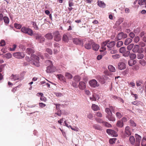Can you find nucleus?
Segmentation results:
<instances>
[{
	"mask_svg": "<svg viewBox=\"0 0 146 146\" xmlns=\"http://www.w3.org/2000/svg\"><path fill=\"white\" fill-rule=\"evenodd\" d=\"M26 52L29 54H31V59L32 63L35 66L39 67L40 66L39 58L37 56L32 54L34 52V49L30 48H27L26 50Z\"/></svg>",
	"mask_w": 146,
	"mask_h": 146,
	"instance_id": "1",
	"label": "nucleus"
},
{
	"mask_svg": "<svg viewBox=\"0 0 146 146\" xmlns=\"http://www.w3.org/2000/svg\"><path fill=\"white\" fill-rule=\"evenodd\" d=\"M136 138L135 141V139L133 136H131L129 138V141L131 144L134 145V146H140V141L141 139V137L137 134L135 135Z\"/></svg>",
	"mask_w": 146,
	"mask_h": 146,
	"instance_id": "2",
	"label": "nucleus"
},
{
	"mask_svg": "<svg viewBox=\"0 0 146 146\" xmlns=\"http://www.w3.org/2000/svg\"><path fill=\"white\" fill-rule=\"evenodd\" d=\"M46 63H49L50 64V65L47 67L46 72L48 73H51L54 72L56 70V69L52 66L51 61L49 60H47L46 61Z\"/></svg>",
	"mask_w": 146,
	"mask_h": 146,
	"instance_id": "3",
	"label": "nucleus"
},
{
	"mask_svg": "<svg viewBox=\"0 0 146 146\" xmlns=\"http://www.w3.org/2000/svg\"><path fill=\"white\" fill-rule=\"evenodd\" d=\"M53 37L55 41L58 42L61 40V37L59 31H56L52 33Z\"/></svg>",
	"mask_w": 146,
	"mask_h": 146,
	"instance_id": "4",
	"label": "nucleus"
},
{
	"mask_svg": "<svg viewBox=\"0 0 146 146\" xmlns=\"http://www.w3.org/2000/svg\"><path fill=\"white\" fill-rule=\"evenodd\" d=\"M21 31L22 32L27 34L29 35L32 36L33 35V31L30 28L24 27L21 28Z\"/></svg>",
	"mask_w": 146,
	"mask_h": 146,
	"instance_id": "5",
	"label": "nucleus"
},
{
	"mask_svg": "<svg viewBox=\"0 0 146 146\" xmlns=\"http://www.w3.org/2000/svg\"><path fill=\"white\" fill-rule=\"evenodd\" d=\"M119 52L123 54V56L125 57H127L130 54V52L129 51H126L125 48L122 47L119 49Z\"/></svg>",
	"mask_w": 146,
	"mask_h": 146,
	"instance_id": "6",
	"label": "nucleus"
},
{
	"mask_svg": "<svg viewBox=\"0 0 146 146\" xmlns=\"http://www.w3.org/2000/svg\"><path fill=\"white\" fill-rule=\"evenodd\" d=\"M127 37L126 34H124L123 32H121L118 34L116 37L115 38V40H121L122 38H125Z\"/></svg>",
	"mask_w": 146,
	"mask_h": 146,
	"instance_id": "7",
	"label": "nucleus"
},
{
	"mask_svg": "<svg viewBox=\"0 0 146 146\" xmlns=\"http://www.w3.org/2000/svg\"><path fill=\"white\" fill-rule=\"evenodd\" d=\"M107 42L106 46L110 50L111 48H113L115 44V41L110 42L109 40L105 41Z\"/></svg>",
	"mask_w": 146,
	"mask_h": 146,
	"instance_id": "8",
	"label": "nucleus"
},
{
	"mask_svg": "<svg viewBox=\"0 0 146 146\" xmlns=\"http://www.w3.org/2000/svg\"><path fill=\"white\" fill-rule=\"evenodd\" d=\"M73 42L74 43L77 45H79L82 46H83V40L79 38H73Z\"/></svg>",
	"mask_w": 146,
	"mask_h": 146,
	"instance_id": "9",
	"label": "nucleus"
},
{
	"mask_svg": "<svg viewBox=\"0 0 146 146\" xmlns=\"http://www.w3.org/2000/svg\"><path fill=\"white\" fill-rule=\"evenodd\" d=\"M13 56L16 58L21 59L24 57L25 55L23 52H17L13 54Z\"/></svg>",
	"mask_w": 146,
	"mask_h": 146,
	"instance_id": "10",
	"label": "nucleus"
},
{
	"mask_svg": "<svg viewBox=\"0 0 146 146\" xmlns=\"http://www.w3.org/2000/svg\"><path fill=\"white\" fill-rule=\"evenodd\" d=\"M89 83L90 86L94 88L98 87L99 86V84L98 83L96 80L95 79L91 80L89 81Z\"/></svg>",
	"mask_w": 146,
	"mask_h": 146,
	"instance_id": "11",
	"label": "nucleus"
},
{
	"mask_svg": "<svg viewBox=\"0 0 146 146\" xmlns=\"http://www.w3.org/2000/svg\"><path fill=\"white\" fill-rule=\"evenodd\" d=\"M78 87L81 90H83L86 88L85 83L83 81L80 82L78 85Z\"/></svg>",
	"mask_w": 146,
	"mask_h": 146,
	"instance_id": "12",
	"label": "nucleus"
},
{
	"mask_svg": "<svg viewBox=\"0 0 146 146\" xmlns=\"http://www.w3.org/2000/svg\"><path fill=\"white\" fill-rule=\"evenodd\" d=\"M106 77L104 76H98L97 78L98 80L102 84H104L105 82V80L106 78H105Z\"/></svg>",
	"mask_w": 146,
	"mask_h": 146,
	"instance_id": "13",
	"label": "nucleus"
},
{
	"mask_svg": "<svg viewBox=\"0 0 146 146\" xmlns=\"http://www.w3.org/2000/svg\"><path fill=\"white\" fill-rule=\"evenodd\" d=\"M125 135L127 136H129L131 135V133L130 128L129 126H127L125 127Z\"/></svg>",
	"mask_w": 146,
	"mask_h": 146,
	"instance_id": "14",
	"label": "nucleus"
},
{
	"mask_svg": "<svg viewBox=\"0 0 146 146\" xmlns=\"http://www.w3.org/2000/svg\"><path fill=\"white\" fill-rule=\"evenodd\" d=\"M118 68L121 70L124 69L126 68L125 64L122 62L119 63L118 64Z\"/></svg>",
	"mask_w": 146,
	"mask_h": 146,
	"instance_id": "15",
	"label": "nucleus"
},
{
	"mask_svg": "<svg viewBox=\"0 0 146 146\" xmlns=\"http://www.w3.org/2000/svg\"><path fill=\"white\" fill-rule=\"evenodd\" d=\"M91 44L93 49L96 51H98L100 48L99 45L94 42H92Z\"/></svg>",
	"mask_w": 146,
	"mask_h": 146,
	"instance_id": "16",
	"label": "nucleus"
},
{
	"mask_svg": "<svg viewBox=\"0 0 146 146\" xmlns=\"http://www.w3.org/2000/svg\"><path fill=\"white\" fill-rule=\"evenodd\" d=\"M20 78L18 75L12 74L11 76V79L12 80L15 81L20 79Z\"/></svg>",
	"mask_w": 146,
	"mask_h": 146,
	"instance_id": "17",
	"label": "nucleus"
},
{
	"mask_svg": "<svg viewBox=\"0 0 146 146\" xmlns=\"http://www.w3.org/2000/svg\"><path fill=\"white\" fill-rule=\"evenodd\" d=\"M139 46L138 45H135L132 51L134 52H138L140 53V51L139 50Z\"/></svg>",
	"mask_w": 146,
	"mask_h": 146,
	"instance_id": "18",
	"label": "nucleus"
},
{
	"mask_svg": "<svg viewBox=\"0 0 146 146\" xmlns=\"http://www.w3.org/2000/svg\"><path fill=\"white\" fill-rule=\"evenodd\" d=\"M92 109L94 111H97L100 110L99 107L95 104H93L91 107Z\"/></svg>",
	"mask_w": 146,
	"mask_h": 146,
	"instance_id": "19",
	"label": "nucleus"
},
{
	"mask_svg": "<svg viewBox=\"0 0 146 146\" xmlns=\"http://www.w3.org/2000/svg\"><path fill=\"white\" fill-rule=\"evenodd\" d=\"M107 42H106L105 41L104 42L101 44V48L102 49V50H100V51H103L104 50H106V44L107 43Z\"/></svg>",
	"mask_w": 146,
	"mask_h": 146,
	"instance_id": "20",
	"label": "nucleus"
},
{
	"mask_svg": "<svg viewBox=\"0 0 146 146\" xmlns=\"http://www.w3.org/2000/svg\"><path fill=\"white\" fill-rule=\"evenodd\" d=\"M98 5L100 7L104 8L106 6V5L102 1L98 0Z\"/></svg>",
	"mask_w": 146,
	"mask_h": 146,
	"instance_id": "21",
	"label": "nucleus"
},
{
	"mask_svg": "<svg viewBox=\"0 0 146 146\" xmlns=\"http://www.w3.org/2000/svg\"><path fill=\"white\" fill-rule=\"evenodd\" d=\"M106 117L110 121H114L115 120V118L112 116V113L111 115H107Z\"/></svg>",
	"mask_w": 146,
	"mask_h": 146,
	"instance_id": "22",
	"label": "nucleus"
},
{
	"mask_svg": "<svg viewBox=\"0 0 146 146\" xmlns=\"http://www.w3.org/2000/svg\"><path fill=\"white\" fill-rule=\"evenodd\" d=\"M136 63V61L132 59L129 60L128 62V64L130 66H132Z\"/></svg>",
	"mask_w": 146,
	"mask_h": 146,
	"instance_id": "23",
	"label": "nucleus"
},
{
	"mask_svg": "<svg viewBox=\"0 0 146 146\" xmlns=\"http://www.w3.org/2000/svg\"><path fill=\"white\" fill-rule=\"evenodd\" d=\"M93 127L95 129L98 130L100 131H101L102 130V127L97 124H95L93 125Z\"/></svg>",
	"mask_w": 146,
	"mask_h": 146,
	"instance_id": "24",
	"label": "nucleus"
},
{
	"mask_svg": "<svg viewBox=\"0 0 146 146\" xmlns=\"http://www.w3.org/2000/svg\"><path fill=\"white\" fill-rule=\"evenodd\" d=\"M46 38L49 40H51L53 38V35H52L51 33H48L45 35V36Z\"/></svg>",
	"mask_w": 146,
	"mask_h": 146,
	"instance_id": "25",
	"label": "nucleus"
},
{
	"mask_svg": "<svg viewBox=\"0 0 146 146\" xmlns=\"http://www.w3.org/2000/svg\"><path fill=\"white\" fill-rule=\"evenodd\" d=\"M132 39L130 38H126L124 44L126 45H128L132 41Z\"/></svg>",
	"mask_w": 146,
	"mask_h": 146,
	"instance_id": "26",
	"label": "nucleus"
},
{
	"mask_svg": "<svg viewBox=\"0 0 146 146\" xmlns=\"http://www.w3.org/2000/svg\"><path fill=\"white\" fill-rule=\"evenodd\" d=\"M84 46L85 48L87 49H90L91 48V44L90 42H89L87 43H86L85 45Z\"/></svg>",
	"mask_w": 146,
	"mask_h": 146,
	"instance_id": "27",
	"label": "nucleus"
},
{
	"mask_svg": "<svg viewBox=\"0 0 146 146\" xmlns=\"http://www.w3.org/2000/svg\"><path fill=\"white\" fill-rule=\"evenodd\" d=\"M123 121H117L116 125L118 127H123Z\"/></svg>",
	"mask_w": 146,
	"mask_h": 146,
	"instance_id": "28",
	"label": "nucleus"
},
{
	"mask_svg": "<svg viewBox=\"0 0 146 146\" xmlns=\"http://www.w3.org/2000/svg\"><path fill=\"white\" fill-rule=\"evenodd\" d=\"M108 69L109 70L112 72H115V68L111 65H109L108 66Z\"/></svg>",
	"mask_w": 146,
	"mask_h": 146,
	"instance_id": "29",
	"label": "nucleus"
},
{
	"mask_svg": "<svg viewBox=\"0 0 146 146\" xmlns=\"http://www.w3.org/2000/svg\"><path fill=\"white\" fill-rule=\"evenodd\" d=\"M143 51L140 52V53H138L137 55V58L138 59H142L144 57V55L143 54L141 53V52H143Z\"/></svg>",
	"mask_w": 146,
	"mask_h": 146,
	"instance_id": "30",
	"label": "nucleus"
},
{
	"mask_svg": "<svg viewBox=\"0 0 146 146\" xmlns=\"http://www.w3.org/2000/svg\"><path fill=\"white\" fill-rule=\"evenodd\" d=\"M123 21V19L122 18H120L116 22V24L117 25H120Z\"/></svg>",
	"mask_w": 146,
	"mask_h": 146,
	"instance_id": "31",
	"label": "nucleus"
},
{
	"mask_svg": "<svg viewBox=\"0 0 146 146\" xmlns=\"http://www.w3.org/2000/svg\"><path fill=\"white\" fill-rule=\"evenodd\" d=\"M62 39L63 41L65 42H68V38L66 34L63 35Z\"/></svg>",
	"mask_w": 146,
	"mask_h": 146,
	"instance_id": "32",
	"label": "nucleus"
},
{
	"mask_svg": "<svg viewBox=\"0 0 146 146\" xmlns=\"http://www.w3.org/2000/svg\"><path fill=\"white\" fill-rule=\"evenodd\" d=\"M141 145L142 146H146V137H143L141 141Z\"/></svg>",
	"mask_w": 146,
	"mask_h": 146,
	"instance_id": "33",
	"label": "nucleus"
},
{
	"mask_svg": "<svg viewBox=\"0 0 146 146\" xmlns=\"http://www.w3.org/2000/svg\"><path fill=\"white\" fill-rule=\"evenodd\" d=\"M65 76L68 79H71L72 78V76L71 74L68 72L66 73Z\"/></svg>",
	"mask_w": 146,
	"mask_h": 146,
	"instance_id": "34",
	"label": "nucleus"
},
{
	"mask_svg": "<svg viewBox=\"0 0 146 146\" xmlns=\"http://www.w3.org/2000/svg\"><path fill=\"white\" fill-rule=\"evenodd\" d=\"M4 21L6 24H8L9 23V18L6 16H5L3 19Z\"/></svg>",
	"mask_w": 146,
	"mask_h": 146,
	"instance_id": "35",
	"label": "nucleus"
},
{
	"mask_svg": "<svg viewBox=\"0 0 146 146\" xmlns=\"http://www.w3.org/2000/svg\"><path fill=\"white\" fill-rule=\"evenodd\" d=\"M34 36L35 37L36 39L38 40H39V39L40 38V37L42 36L40 34H39L38 33L35 34L34 35Z\"/></svg>",
	"mask_w": 146,
	"mask_h": 146,
	"instance_id": "36",
	"label": "nucleus"
},
{
	"mask_svg": "<svg viewBox=\"0 0 146 146\" xmlns=\"http://www.w3.org/2000/svg\"><path fill=\"white\" fill-rule=\"evenodd\" d=\"M141 102L139 101H134L131 102V104L134 105H135L137 106H139Z\"/></svg>",
	"mask_w": 146,
	"mask_h": 146,
	"instance_id": "37",
	"label": "nucleus"
},
{
	"mask_svg": "<svg viewBox=\"0 0 146 146\" xmlns=\"http://www.w3.org/2000/svg\"><path fill=\"white\" fill-rule=\"evenodd\" d=\"M120 55L118 54H116L112 55V57L114 59H117L120 57Z\"/></svg>",
	"mask_w": 146,
	"mask_h": 146,
	"instance_id": "38",
	"label": "nucleus"
},
{
	"mask_svg": "<svg viewBox=\"0 0 146 146\" xmlns=\"http://www.w3.org/2000/svg\"><path fill=\"white\" fill-rule=\"evenodd\" d=\"M139 63L143 66H145L146 64V62L144 60H139Z\"/></svg>",
	"mask_w": 146,
	"mask_h": 146,
	"instance_id": "39",
	"label": "nucleus"
},
{
	"mask_svg": "<svg viewBox=\"0 0 146 146\" xmlns=\"http://www.w3.org/2000/svg\"><path fill=\"white\" fill-rule=\"evenodd\" d=\"M123 44V42L122 41H119L117 44L116 46L117 47H119L121 46Z\"/></svg>",
	"mask_w": 146,
	"mask_h": 146,
	"instance_id": "40",
	"label": "nucleus"
},
{
	"mask_svg": "<svg viewBox=\"0 0 146 146\" xmlns=\"http://www.w3.org/2000/svg\"><path fill=\"white\" fill-rule=\"evenodd\" d=\"M106 132L108 134H113L115 132V131L112 129H107L106 130Z\"/></svg>",
	"mask_w": 146,
	"mask_h": 146,
	"instance_id": "41",
	"label": "nucleus"
},
{
	"mask_svg": "<svg viewBox=\"0 0 146 146\" xmlns=\"http://www.w3.org/2000/svg\"><path fill=\"white\" fill-rule=\"evenodd\" d=\"M105 111L107 113L108 115H109L110 114L111 115L112 113V112L110 111V109H109V108H106L105 109Z\"/></svg>",
	"mask_w": 146,
	"mask_h": 146,
	"instance_id": "42",
	"label": "nucleus"
},
{
	"mask_svg": "<svg viewBox=\"0 0 146 146\" xmlns=\"http://www.w3.org/2000/svg\"><path fill=\"white\" fill-rule=\"evenodd\" d=\"M129 57L131 59L133 60L136 57V55L135 54L132 53L129 55Z\"/></svg>",
	"mask_w": 146,
	"mask_h": 146,
	"instance_id": "43",
	"label": "nucleus"
},
{
	"mask_svg": "<svg viewBox=\"0 0 146 146\" xmlns=\"http://www.w3.org/2000/svg\"><path fill=\"white\" fill-rule=\"evenodd\" d=\"M56 76L57 77V78L60 80H63L65 78L61 74H57Z\"/></svg>",
	"mask_w": 146,
	"mask_h": 146,
	"instance_id": "44",
	"label": "nucleus"
},
{
	"mask_svg": "<svg viewBox=\"0 0 146 146\" xmlns=\"http://www.w3.org/2000/svg\"><path fill=\"white\" fill-rule=\"evenodd\" d=\"M95 119L97 122L99 123H103L104 122L102 119L100 118H96Z\"/></svg>",
	"mask_w": 146,
	"mask_h": 146,
	"instance_id": "45",
	"label": "nucleus"
},
{
	"mask_svg": "<svg viewBox=\"0 0 146 146\" xmlns=\"http://www.w3.org/2000/svg\"><path fill=\"white\" fill-rule=\"evenodd\" d=\"M5 57L7 59H9L12 57V55L10 53H8L5 54Z\"/></svg>",
	"mask_w": 146,
	"mask_h": 146,
	"instance_id": "46",
	"label": "nucleus"
},
{
	"mask_svg": "<svg viewBox=\"0 0 146 146\" xmlns=\"http://www.w3.org/2000/svg\"><path fill=\"white\" fill-rule=\"evenodd\" d=\"M74 79L76 82H79L80 80V78L79 76H76L74 77Z\"/></svg>",
	"mask_w": 146,
	"mask_h": 146,
	"instance_id": "47",
	"label": "nucleus"
},
{
	"mask_svg": "<svg viewBox=\"0 0 146 146\" xmlns=\"http://www.w3.org/2000/svg\"><path fill=\"white\" fill-rule=\"evenodd\" d=\"M97 117H102V113L99 111H98L95 114Z\"/></svg>",
	"mask_w": 146,
	"mask_h": 146,
	"instance_id": "48",
	"label": "nucleus"
},
{
	"mask_svg": "<svg viewBox=\"0 0 146 146\" xmlns=\"http://www.w3.org/2000/svg\"><path fill=\"white\" fill-rule=\"evenodd\" d=\"M103 124L105 126L107 127H110L111 126V125L110 124L104 121Z\"/></svg>",
	"mask_w": 146,
	"mask_h": 146,
	"instance_id": "49",
	"label": "nucleus"
},
{
	"mask_svg": "<svg viewBox=\"0 0 146 146\" xmlns=\"http://www.w3.org/2000/svg\"><path fill=\"white\" fill-rule=\"evenodd\" d=\"M116 117L119 118H120L123 116L119 112H117L116 114Z\"/></svg>",
	"mask_w": 146,
	"mask_h": 146,
	"instance_id": "50",
	"label": "nucleus"
},
{
	"mask_svg": "<svg viewBox=\"0 0 146 146\" xmlns=\"http://www.w3.org/2000/svg\"><path fill=\"white\" fill-rule=\"evenodd\" d=\"M116 140V138H113L112 139H110L109 140V142L111 144H113L115 143V141Z\"/></svg>",
	"mask_w": 146,
	"mask_h": 146,
	"instance_id": "51",
	"label": "nucleus"
},
{
	"mask_svg": "<svg viewBox=\"0 0 146 146\" xmlns=\"http://www.w3.org/2000/svg\"><path fill=\"white\" fill-rule=\"evenodd\" d=\"M130 125L133 126H136V123L132 120H131L129 121Z\"/></svg>",
	"mask_w": 146,
	"mask_h": 146,
	"instance_id": "52",
	"label": "nucleus"
},
{
	"mask_svg": "<svg viewBox=\"0 0 146 146\" xmlns=\"http://www.w3.org/2000/svg\"><path fill=\"white\" fill-rule=\"evenodd\" d=\"M17 47V45L14 44L12 45V48H10V50L11 51H14Z\"/></svg>",
	"mask_w": 146,
	"mask_h": 146,
	"instance_id": "53",
	"label": "nucleus"
},
{
	"mask_svg": "<svg viewBox=\"0 0 146 146\" xmlns=\"http://www.w3.org/2000/svg\"><path fill=\"white\" fill-rule=\"evenodd\" d=\"M140 40V38L138 36H136L134 38V41L135 43L138 42Z\"/></svg>",
	"mask_w": 146,
	"mask_h": 146,
	"instance_id": "54",
	"label": "nucleus"
},
{
	"mask_svg": "<svg viewBox=\"0 0 146 146\" xmlns=\"http://www.w3.org/2000/svg\"><path fill=\"white\" fill-rule=\"evenodd\" d=\"M5 44V40H2L0 42V46H3Z\"/></svg>",
	"mask_w": 146,
	"mask_h": 146,
	"instance_id": "55",
	"label": "nucleus"
},
{
	"mask_svg": "<svg viewBox=\"0 0 146 146\" xmlns=\"http://www.w3.org/2000/svg\"><path fill=\"white\" fill-rule=\"evenodd\" d=\"M133 44H131L127 46V49L128 50H130L133 48Z\"/></svg>",
	"mask_w": 146,
	"mask_h": 146,
	"instance_id": "56",
	"label": "nucleus"
},
{
	"mask_svg": "<svg viewBox=\"0 0 146 146\" xmlns=\"http://www.w3.org/2000/svg\"><path fill=\"white\" fill-rule=\"evenodd\" d=\"M14 26L16 28L18 29H20L21 27L20 24H15Z\"/></svg>",
	"mask_w": 146,
	"mask_h": 146,
	"instance_id": "57",
	"label": "nucleus"
},
{
	"mask_svg": "<svg viewBox=\"0 0 146 146\" xmlns=\"http://www.w3.org/2000/svg\"><path fill=\"white\" fill-rule=\"evenodd\" d=\"M33 27L34 28L35 30H37L38 29V28L36 25V24L35 23V22H33Z\"/></svg>",
	"mask_w": 146,
	"mask_h": 146,
	"instance_id": "58",
	"label": "nucleus"
},
{
	"mask_svg": "<svg viewBox=\"0 0 146 146\" xmlns=\"http://www.w3.org/2000/svg\"><path fill=\"white\" fill-rule=\"evenodd\" d=\"M45 40V38L43 36H41L40 38L39 39L38 41H39L40 43H42Z\"/></svg>",
	"mask_w": 146,
	"mask_h": 146,
	"instance_id": "59",
	"label": "nucleus"
},
{
	"mask_svg": "<svg viewBox=\"0 0 146 146\" xmlns=\"http://www.w3.org/2000/svg\"><path fill=\"white\" fill-rule=\"evenodd\" d=\"M90 119L92 120L93 119V115L91 113H89L87 116Z\"/></svg>",
	"mask_w": 146,
	"mask_h": 146,
	"instance_id": "60",
	"label": "nucleus"
},
{
	"mask_svg": "<svg viewBox=\"0 0 146 146\" xmlns=\"http://www.w3.org/2000/svg\"><path fill=\"white\" fill-rule=\"evenodd\" d=\"M109 109H110V110L111 112H112L113 113L115 112V111H114L115 108L114 107H113L112 106H109Z\"/></svg>",
	"mask_w": 146,
	"mask_h": 146,
	"instance_id": "61",
	"label": "nucleus"
},
{
	"mask_svg": "<svg viewBox=\"0 0 146 146\" xmlns=\"http://www.w3.org/2000/svg\"><path fill=\"white\" fill-rule=\"evenodd\" d=\"M90 99L92 101H96V98L93 94L92 95V97H90Z\"/></svg>",
	"mask_w": 146,
	"mask_h": 146,
	"instance_id": "62",
	"label": "nucleus"
},
{
	"mask_svg": "<svg viewBox=\"0 0 146 146\" xmlns=\"http://www.w3.org/2000/svg\"><path fill=\"white\" fill-rule=\"evenodd\" d=\"M46 51L48 53L50 54H52V52L51 50L48 48H47L46 49Z\"/></svg>",
	"mask_w": 146,
	"mask_h": 146,
	"instance_id": "63",
	"label": "nucleus"
},
{
	"mask_svg": "<svg viewBox=\"0 0 146 146\" xmlns=\"http://www.w3.org/2000/svg\"><path fill=\"white\" fill-rule=\"evenodd\" d=\"M142 81H138L136 82V85L137 86H138L141 85V84H142Z\"/></svg>",
	"mask_w": 146,
	"mask_h": 146,
	"instance_id": "64",
	"label": "nucleus"
}]
</instances>
